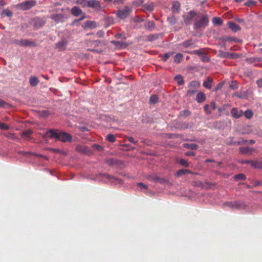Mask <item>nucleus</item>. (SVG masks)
<instances>
[{
  "label": "nucleus",
  "mask_w": 262,
  "mask_h": 262,
  "mask_svg": "<svg viewBox=\"0 0 262 262\" xmlns=\"http://www.w3.org/2000/svg\"><path fill=\"white\" fill-rule=\"evenodd\" d=\"M46 137L50 138H54L56 140H60L63 142H70L72 140V136L69 134L53 129L47 131L43 136V138Z\"/></svg>",
  "instance_id": "obj_1"
},
{
  "label": "nucleus",
  "mask_w": 262,
  "mask_h": 262,
  "mask_svg": "<svg viewBox=\"0 0 262 262\" xmlns=\"http://www.w3.org/2000/svg\"><path fill=\"white\" fill-rule=\"evenodd\" d=\"M209 23V18L207 15H201L200 13V17L196 18L193 24L194 29H199L205 28Z\"/></svg>",
  "instance_id": "obj_2"
},
{
  "label": "nucleus",
  "mask_w": 262,
  "mask_h": 262,
  "mask_svg": "<svg viewBox=\"0 0 262 262\" xmlns=\"http://www.w3.org/2000/svg\"><path fill=\"white\" fill-rule=\"evenodd\" d=\"M200 17V12L194 10L190 11L187 14L183 15V19L185 24L190 25L193 20Z\"/></svg>",
  "instance_id": "obj_3"
},
{
  "label": "nucleus",
  "mask_w": 262,
  "mask_h": 262,
  "mask_svg": "<svg viewBox=\"0 0 262 262\" xmlns=\"http://www.w3.org/2000/svg\"><path fill=\"white\" fill-rule=\"evenodd\" d=\"M132 12V9L129 6H124L122 9L117 10L116 13L117 16L120 19H125L129 16Z\"/></svg>",
  "instance_id": "obj_4"
},
{
  "label": "nucleus",
  "mask_w": 262,
  "mask_h": 262,
  "mask_svg": "<svg viewBox=\"0 0 262 262\" xmlns=\"http://www.w3.org/2000/svg\"><path fill=\"white\" fill-rule=\"evenodd\" d=\"M224 206L235 209H243L245 207L243 202L239 201L225 202Z\"/></svg>",
  "instance_id": "obj_5"
},
{
  "label": "nucleus",
  "mask_w": 262,
  "mask_h": 262,
  "mask_svg": "<svg viewBox=\"0 0 262 262\" xmlns=\"http://www.w3.org/2000/svg\"><path fill=\"white\" fill-rule=\"evenodd\" d=\"M36 4V1H25L20 4H17L15 7L22 10H27L34 7Z\"/></svg>",
  "instance_id": "obj_6"
},
{
  "label": "nucleus",
  "mask_w": 262,
  "mask_h": 262,
  "mask_svg": "<svg viewBox=\"0 0 262 262\" xmlns=\"http://www.w3.org/2000/svg\"><path fill=\"white\" fill-rule=\"evenodd\" d=\"M50 18L56 23H62L67 18L66 16L62 13L52 14Z\"/></svg>",
  "instance_id": "obj_7"
},
{
  "label": "nucleus",
  "mask_w": 262,
  "mask_h": 262,
  "mask_svg": "<svg viewBox=\"0 0 262 262\" xmlns=\"http://www.w3.org/2000/svg\"><path fill=\"white\" fill-rule=\"evenodd\" d=\"M68 45V41L65 38H62L55 44V48L58 51H64Z\"/></svg>",
  "instance_id": "obj_8"
},
{
  "label": "nucleus",
  "mask_w": 262,
  "mask_h": 262,
  "mask_svg": "<svg viewBox=\"0 0 262 262\" xmlns=\"http://www.w3.org/2000/svg\"><path fill=\"white\" fill-rule=\"evenodd\" d=\"M179 47L188 48L189 47H195V42L193 39H187L179 44Z\"/></svg>",
  "instance_id": "obj_9"
},
{
  "label": "nucleus",
  "mask_w": 262,
  "mask_h": 262,
  "mask_svg": "<svg viewBox=\"0 0 262 262\" xmlns=\"http://www.w3.org/2000/svg\"><path fill=\"white\" fill-rule=\"evenodd\" d=\"M88 6L97 10L101 9L99 2L96 0H88Z\"/></svg>",
  "instance_id": "obj_10"
},
{
  "label": "nucleus",
  "mask_w": 262,
  "mask_h": 262,
  "mask_svg": "<svg viewBox=\"0 0 262 262\" xmlns=\"http://www.w3.org/2000/svg\"><path fill=\"white\" fill-rule=\"evenodd\" d=\"M231 114L232 116L236 119L241 118L243 115V111L241 110L238 111L236 107H233L231 109Z\"/></svg>",
  "instance_id": "obj_11"
},
{
  "label": "nucleus",
  "mask_w": 262,
  "mask_h": 262,
  "mask_svg": "<svg viewBox=\"0 0 262 262\" xmlns=\"http://www.w3.org/2000/svg\"><path fill=\"white\" fill-rule=\"evenodd\" d=\"M21 47H36L35 42L27 39H21Z\"/></svg>",
  "instance_id": "obj_12"
},
{
  "label": "nucleus",
  "mask_w": 262,
  "mask_h": 262,
  "mask_svg": "<svg viewBox=\"0 0 262 262\" xmlns=\"http://www.w3.org/2000/svg\"><path fill=\"white\" fill-rule=\"evenodd\" d=\"M71 13L75 16H78L82 13V10L77 6L73 7L71 10Z\"/></svg>",
  "instance_id": "obj_13"
},
{
  "label": "nucleus",
  "mask_w": 262,
  "mask_h": 262,
  "mask_svg": "<svg viewBox=\"0 0 262 262\" xmlns=\"http://www.w3.org/2000/svg\"><path fill=\"white\" fill-rule=\"evenodd\" d=\"M228 26L229 28L234 32L241 30V27L232 21L228 22Z\"/></svg>",
  "instance_id": "obj_14"
},
{
  "label": "nucleus",
  "mask_w": 262,
  "mask_h": 262,
  "mask_svg": "<svg viewBox=\"0 0 262 262\" xmlns=\"http://www.w3.org/2000/svg\"><path fill=\"white\" fill-rule=\"evenodd\" d=\"M206 99L205 94L203 92H199L196 94L195 100L198 103L204 102Z\"/></svg>",
  "instance_id": "obj_15"
},
{
  "label": "nucleus",
  "mask_w": 262,
  "mask_h": 262,
  "mask_svg": "<svg viewBox=\"0 0 262 262\" xmlns=\"http://www.w3.org/2000/svg\"><path fill=\"white\" fill-rule=\"evenodd\" d=\"M32 133L33 132L32 130L28 129L27 130L21 132L20 135L22 138L25 139L26 140H30V136Z\"/></svg>",
  "instance_id": "obj_16"
},
{
  "label": "nucleus",
  "mask_w": 262,
  "mask_h": 262,
  "mask_svg": "<svg viewBox=\"0 0 262 262\" xmlns=\"http://www.w3.org/2000/svg\"><path fill=\"white\" fill-rule=\"evenodd\" d=\"M212 82L213 79L208 77H207V80L203 82V85L205 88L210 90L212 88Z\"/></svg>",
  "instance_id": "obj_17"
},
{
  "label": "nucleus",
  "mask_w": 262,
  "mask_h": 262,
  "mask_svg": "<svg viewBox=\"0 0 262 262\" xmlns=\"http://www.w3.org/2000/svg\"><path fill=\"white\" fill-rule=\"evenodd\" d=\"M39 81L37 77L31 76L29 79V83L32 86H36L39 83Z\"/></svg>",
  "instance_id": "obj_18"
},
{
  "label": "nucleus",
  "mask_w": 262,
  "mask_h": 262,
  "mask_svg": "<svg viewBox=\"0 0 262 262\" xmlns=\"http://www.w3.org/2000/svg\"><path fill=\"white\" fill-rule=\"evenodd\" d=\"M251 166L254 168H262V161H251L250 162Z\"/></svg>",
  "instance_id": "obj_19"
},
{
  "label": "nucleus",
  "mask_w": 262,
  "mask_h": 262,
  "mask_svg": "<svg viewBox=\"0 0 262 262\" xmlns=\"http://www.w3.org/2000/svg\"><path fill=\"white\" fill-rule=\"evenodd\" d=\"M239 150L243 154H250L253 151V149L249 147H242L239 148Z\"/></svg>",
  "instance_id": "obj_20"
},
{
  "label": "nucleus",
  "mask_w": 262,
  "mask_h": 262,
  "mask_svg": "<svg viewBox=\"0 0 262 262\" xmlns=\"http://www.w3.org/2000/svg\"><path fill=\"white\" fill-rule=\"evenodd\" d=\"M183 146L184 147H185L187 149H191V150H196L198 148V147H199L197 144H193V143H191V144L185 143L183 144Z\"/></svg>",
  "instance_id": "obj_21"
},
{
  "label": "nucleus",
  "mask_w": 262,
  "mask_h": 262,
  "mask_svg": "<svg viewBox=\"0 0 262 262\" xmlns=\"http://www.w3.org/2000/svg\"><path fill=\"white\" fill-rule=\"evenodd\" d=\"M184 58L183 55L181 53L177 54L174 57V62L179 63L182 62Z\"/></svg>",
  "instance_id": "obj_22"
},
{
  "label": "nucleus",
  "mask_w": 262,
  "mask_h": 262,
  "mask_svg": "<svg viewBox=\"0 0 262 262\" xmlns=\"http://www.w3.org/2000/svg\"><path fill=\"white\" fill-rule=\"evenodd\" d=\"M174 80L177 81V83L179 85H183L184 83L183 78L181 75L176 76Z\"/></svg>",
  "instance_id": "obj_23"
},
{
  "label": "nucleus",
  "mask_w": 262,
  "mask_h": 262,
  "mask_svg": "<svg viewBox=\"0 0 262 262\" xmlns=\"http://www.w3.org/2000/svg\"><path fill=\"white\" fill-rule=\"evenodd\" d=\"M234 178L235 180H236V181L240 180L244 181L246 180V176L243 173H239L234 176Z\"/></svg>",
  "instance_id": "obj_24"
},
{
  "label": "nucleus",
  "mask_w": 262,
  "mask_h": 262,
  "mask_svg": "<svg viewBox=\"0 0 262 262\" xmlns=\"http://www.w3.org/2000/svg\"><path fill=\"white\" fill-rule=\"evenodd\" d=\"M2 15L4 16H7L10 17L12 16L13 13L11 10L7 9L3 11Z\"/></svg>",
  "instance_id": "obj_25"
},
{
  "label": "nucleus",
  "mask_w": 262,
  "mask_h": 262,
  "mask_svg": "<svg viewBox=\"0 0 262 262\" xmlns=\"http://www.w3.org/2000/svg\"><path fill=\"white\" fill-rule=\"evenodd\" d=\"M180 4L179 2H176L173 3L172 7V10L173 12H178L180 9Z\"/></svg>",
  "instance_id": "obj_26"
},
{
  "label": "nucleus",
  "mask_w": 262,
  "mask_h": 262,
  "mask_svg": "<svg viewBox=\"0 0 262 262\" xmlns=\"http://www.w3.org/2000/svg\"><path fill=\"white\" fill-rule=\"evenodd\" d=\"M212 23L215 25H221L223 24V20L220 17H214L212 18Z\"/></svg>",
  "instance_id": "obj_27"
},
{
  "label": "nucleus",
  "mask_w": 262,
  "mask_h": 262,
  "mask_svg": "<svg viewBox=\"0 0 262 262\" xmlns=\"http://www.w3.org/2000/svg\"><path fill=\"white\" fill-rule=\"evenodd\" d=\"M160 177L157 176L156 174H153L148 177V179L153 181L155 183H157Z\"/></svg>",
  "instance_id": "obj_28"
},
{
  "label": "nucleus",
  "mask_w": 262,
  "mask_h": 262,
  "mask_svg": "<svg viewBox=\"0 0 262 262\" xmlns=\"http://www.w3.org/2000/svg\"><path fill=\"white\" fill-rule=\"evenodd\" d=\"M35 26L42 27L45 24V21L40 18H37L35 21Z\"/></svg>",
  "instance_id": "obj_29"
},
{
  "label": "nucleus",
  "mask_w": 262,
  "mask_h": 262,
  "mask_svg": "<svg viewBox=\"0 0 262 262\" xmlns=\"http://www.w3.org/2000/svg\"><path fill=\"white\" fill-rule=\"evenodd\" d=\"M245 117L247 119H251L253 116L252 111L250 110H246L244 113Z\"/></svg>",
  "instance_id": "obj_30"
},
{
  "label": "nucleus",
  "mask_w": 262,
  "mask_h": 262,
  "mask_svg": "<svg viewBox=\"0 0 262 262\" xmlns=\"http://www.w3.org/2000/svg\"><path fill=\"white\" fill-rule=\"evenodd\" d=\"M189 86L195 89H198L200 86V83L196 80L192 81L190 82Z\"/></svg>",
  "instance_id": "obj_31"
},
{
  "label": "nucleus",
  "mask_w": 262,
  "mask_h": 262,
  "mask_svg": "<svg viewBox=\"0 0 262 262\" xmlns=\"http://www.w3.org/2000/svg\"><path fill=\"white\" fill-rule=\"evenodd\" d=\"M159 101V98L156 95H152L150 96L149 99V102L150 103L152 104H156Z\"/></svg>",
  "instance_id": "obj_32"
},
{
  "label": "nucleus",
  "mask_w": 262,
  "mask_h": 262,
  "mask_svg": "<svg viewBox=\"0 0 262 262\" xmlns=\"http://www.w3.org/2000/svg\"><path fill=\"white\" fill-rule=\"evenodd\" d=\"M106 139L107 141L111 143H114L116 141V137L113 134H109L106 136Z\"/></svg>",
  "instance_id": "obj_33"
},
{
  "label": "nucleus",
  "mask_w": 262,
  "mask_h": 262,
  "mask_svg": "<svg viewBox=\"0 0 262 262\" xmlns=\"http://www.w3.org/2000/svg\"><path fill=\"white\" fill-rule=\"evenodd\" d=\"M179 163L181 164L182 166H183L186 167H188L189 166V163L188 162V161L183 159H180L179 162Z\"/></svg>",
  "instance_id": "obj_34"
},
{
  "label": "nucleus",
  "mask_w": 262,
  "mask_h": 262,
  "mask_svg": "<svg viewBox=\"0 0 262 262\" xmlns=\"http://www.w3.org/2000/svg\"><path fill=\"white\" fill-rule=\"evenodd\" d=\"M229 52H223L222 51H220L219 52V56L221 57L229 58Z\"/></svg>",
  "instance_id": "obj_35"
},
{
  "label": "nucleus",
  "mask_w": 262,
  "mask_h": 262,
  "mask_svg": "<svg viewBox=\"0 0 262 262\" xmlns=\"http://www.w3.org/2000/svg\"><path fill=\"white\" fill-rule=\"evenodd\" d=\"M241 57V56L236 53H230L229 52V58L230 59H237Z\"/></svg>",
  "instance_id": "obj_36"
},
{
  "label": "nucleus",
  "mask_w": 262,
  "mask_h": 262,
  "mask_svg": "<svg viewBox=\"0 0 262 262\" xmlns=\"http://www.w3.org/2000/svg\"><path fill=\"white\" fill-rule=\"evenodd\" d=\"M5 136L7 138L11 139H17V138L15 137L14 134L11 133H8L4 134Z\"/></svg>",
  "instance_id": "obj_37"
},
{
  "label": "nucleus",
  "mask_w": 262,
  "mask_h": 262,
  "mask_svg": "<svg viewBox=\"0 0 262 262\" xmlns=\"http://www.w3.org/2000/svg\"><path fill=\"white\" fill-rule=\"evenodd\" d=\"M155 27V23L153 21H149L146 25V27L149 29H152Z\"/></svg>",
  "instance_id": "obj_38"
},
{
  "label": "nucleus",
  "mask_w": 262,
  "mask_h": 262,
  "mask_svg": "<svg viewBox=\"0 0 262 262\" xmlns=\"http://www.w3.org/2000/svg\"><path fill=\"white\" fill-rule=\"evenodd\" d=\"M201 59L203 62H208L210 59L207 54H203L201 56Z\"/></svg>",
  "instance_id": "obj_39"
},
{
  "label": "nucleus",
  "mask_w": 262,
  "mask_h": 262,
  "mask_svg": "<svg viewBox=\"0 0 262 262\" xmlns=\"http://www.w3.org/2000/svg\"><path fill=\"white\" fill-rule=\"evenodd\" d=\"M76 3L82 5L83 7L88 6V1L86 0H77Z\"/></svg>",
  "instance_id": "obj_40"
},
{
  "label": "nucleus",
  "mask_w": 262,
  "mask_h": 262,
  "mask_svg": "<svg viewBox=\"0 0 262 262\" xmlns=\"http://www.w3.org/2000/svg\"><path fill=\"white\" fill-rule=\"evenodd\" d=\"M10 127L7 124L0 122V129L4 130H8L9 129Z\"/></svg>",
  "instance_id": "obj_41"
},
{
  "label": "nucleus",
  "mask_w": 262,
  "mask_h": 262,
  "mask_svg": "<svg viewBox=\"0 0 262 262\" xmlns=\"http://www.w3.org/2000/svg\"><path fill=\"white\" fill-rule=\"evenodd\" d=\"M171 55H172V53H166L164 54L162 57V60L164 61H166L170 57Z\"/></svg>",
  "instance_id": "obj_42"
},
{
  "label": "nucleus",
  "mask_w": 262,
  "mask_h": 262,
  "mask_svg": "<svg viewBox=\"0 0 262 262\" xmlns=\"http://www.w3.org/2000/svg\"><path fill=\"white\" fill-rule=\"evenodd\" d=\"M184 174H185V169H184L179 170L176 174V175L177 177H180L181 176L184 175Z\"/></svg>",
  "instance_id": "obj_43"
},
{
  "label": "nucleus",
  "mask_w": 262,
  "mask_h": 262,
  "mask_svg": "<svg viewBox=\"0 0 262 262\" xmlns=\"http://www.w3.org/2000/svg\"><path fill=\"white\" fill-rule=\"evenodd\" d=\"M102 178L107 179L108 180H111L114 179V177L107 173H103L101 174Z\"/></svg>",
  "instance_id": "obj_44"
},
{
  "label": "nucleus",
  "mask_w": 262,
  "mask_h": 262,
  "mask_svg": "<svg viewBox=\"0 0 262 262\" xmlns=\"http://www.w3.org/2000/svg\"><path fill=\"white\" fill-rule=\"evenodd\" d=\"M256 4V2H254V1H249L247 2H246L245 4V5L246 6H248V7H250V6H254V5H255Z\"/></svg>",
  "instance_id": "obj_45"
},
{
  "label": "nucleus",
  "mask_w": 262,
  "mask_h": 262,
  "mask_svg": "<svg viewBox=\"0 0 262 262\" xmlns=\"http://www.w3.org/2000/svg\"><path fill=\"white\" fill-rule=\"evenodd\" d=\"M168 182V181L167 180L160 177L157 183L161 184H163L165 183H167Z\"/></svg>",
  "instance_id": "obj_46"
},
{
  "label": "nucleus",
  "mask_w": 262,
  "mask_h": 262,
  "mask_svg": "<svg viewBox=\"0 0 262 262\" xmlns=\"http://www.w3.org/2000/svg\"><path fill=\"white\" fill-rule=\"evenodd\" d=\"M224 85V83L223 82H220L219 83L217 84V85L215 86V89H214V91H217L220 90H221L223 86Z\"/></svg>",
  "instance_id": "obj_47"
},
{
  "label": "nucleus",
  "mask_w": 262,
  "mask_h": 262,
  "mask_svg": "<svg viewBox=\"0 0 262 262\" xmlns=\"http://www.w3.org/2000/svg\"><path fill=\"white\" fill-rule=\"evenodd\" d=\"M230 87L232 90H236L238 88V84L236 82H232V83L230 85Z\"/></svg>",
  "instance_id": "obj_48"
},
{
  "label": "nucleus",
  "mask_w": 262,
  "mask_h": 262,
  "mask_svg": "<svg viewBox=\"0 0 262 262\" xmlns=\"http://www.w3.org/2000/svg\"><path fill=\"white\" fill-rule=\"evenodd\" d=\"M145 8L149 11H151L154 10V7L152 4H149L145 7Z\"/></svg>",
  "instance_id": "obj_49"
},
{
  "label": "nucleus",
  "mask_w": 262,
  "mask_h": 262,
  "mask_svg": "<svg viewBox=\"0 0 262 262\" xmlns=\"http://www.w3.org/2000/svg\"><path fill=\"white\" fill-rule=\"evenodd\" d=\"M209 105L208 104H206L204 106V111L207 114H210L211 113V111L209 110Z\"/></svg>",
  "instance_id": "obj_50"
},
{
  "label": "nucleus",
  "mask_w": 262,
  "mask_h": 262,
  "mask_svg": "<svg viewBox=\"0 0 262 262\" xmlns=\"http://www.w3.org/2000/svg\"><path fill=\"white\" fill-rule=\"evenodd\" d=\"M137 186H139L141 188H143V189H147L148 188V186L142 183H137Z\"/></svg>",
  "instance_id": "obj_51"
},
{
  "label": "nucleus",
  "mask_w": 262,
  "mask_h": 262,
  "mask_svg": "<svg viewBox=\"0 0 262 262\" xmlns=\"http://www.w3.org/2000/svg\"><path fill=\"white\" fill-rule=\"evenodd\" d=\"M127 140L129 142L133 143L135 145H136L138 143L137 141H135L132 137H129L127 138Z\"/></svg>",
  "instance_id": "obj_52"
},
{
  "label": "nucleus",
  "mask_w": 262,
  "mask_h": 262,
  "mask_svg": "<svg viewBox=\"0 0 262 262\" xmlns=\"http://www.w3.org/2000/svg\"><path fill=\"white\" fill-rule=\"evenodd\" d=\"M133 20L134 22H136V23H141L142 21H143V19L140 18L138 16H136V17H135L134 18H133Z\"/></svg>",
  "instance_id": "obj_53"
},
{
  "label": "nucleus",
  "mask_w": 262,
  "mask_h": 262,
  "mask_svg": "<svg viewBox=\"0 0 262 262\" xmlns=\"http://www.w3.org/2000/svg\"><path fill=\"white\" fill-rule=\"evenodd\" d=\"M223 40L225 41H232L235 40L234 38H233L232 37H228V36L224 37Z\"/></svg>",
  "instance_id": "obj_54"
},
{
  "label": "nucleus",
  "mask_w": 262,
  "mask_h": 262,
  "mask_svg": "<svg viewBox=\"0 0 262 262\" xmlns=\"http://www.w3.org/2000/svg\"><path fill=\"white\" fill-rule=\"evenodd\" d=\"M192 53L196 54L199 56H201L203 53L202 52L201 50H195L192 51Z\"/></svg>",
  "instance_id": "obj_55"
},
{
  "label": "nucleus",
  "mask_w": 262,
  "mask_h": 262,
  "mask_svg": "<svg viewBox=\"0 0 262 262\" xmlns=\"http://www.w3.org/2000/svg\"><path fill=\"white\" fill-rule=\"evenodd\" d=\"M12 42L15 45H19L20 46L21 45V40L14 39L12 41Z\"/></svg>",
  "instance_id": "obj_56"
},
{
  "label": "nucleus",
  "mask_w": 262,
  "mask_h": 262,
  "mask_svg": "<svg viewBox=\"0 0 262 262\" xmlns=\"http://www.w3.org/2000/svg\"><path fill=\"white\" fill-rule=\"evenodd\" d=\"M196 92V90H189L187 91V93L188 95H189L190 96H192L194 95Z\"/></svg>",
  "instance_id": "obj_57"
},
{
  "label": "nucleus",
  "mask_w": 262,
  "mask_h": 262,
  "mask_svg": "<svg viewBox=\"0 0 262 262\" xmlns=\"http://www.w3.org/2000/svg\"><path fill=\"white\" fill-rule=\"evenodd\" d=\"M124 3V0H114L113 3L115 5H120Z\"/></svg>",
  "instance_id": "obj_58"
},
{
  "label": "nucleus",
  "mask_w": 262,
  "mask_h": 262,
  "mask_svg": "<svg viewBox=\"0 0 262 262\" xmlns=\"http://www.w3.org/2000/svg\"><path fill=\"white\" fill-rule=\"evenodd\" d=\"M112 42L116 46H120L122 44V42L119 41H112Z\"/></svg>",
  "instance_id": "obj_59"
},
{
  "label": "nucleus",
  "mask_w": 262,
  "mask_h": 262,
  "mask_svg": "<svg viewBox=\"0 0 262 262\" xmlns=\"http://www.w3.org/2000/svg\"><path fill=\"white\" fill-rule=\"evenodd\" d=\"M183 115H184L185 116H189V115H190V114H191V112H190L189 111H188V110H184V111H183Z\"/></svg>",
  "instance_id": "obj_60"
},
{
  "label": "nucleus",
  "mask_w": 262,
  "mask_h": 262,
  "mask_svg": "<svg viewBox=\"0 0 262 262\" xmlns=\"http://www.w3.org/2000/svg\"><path fill=\"white\" fill-rule=\"evenodd\" d=\"M185 155L187 156H193L195 155V154L191 151H187L185 153Z\"/></svg>",
  "instance_id": "obj_61"
},
{
  "label": "nucleus",
  "mask_w": 262,
  "mask_h": 262,
  "mask_svg": "<svg viewBox=\"0 0 262 262\" xmlns=\"http://www.w3.org/2000/svg\"><path fill=\"white\" fill-rule=\"evenodd\" d=\"M256 83L259 88H262V78L257 80Z\"/></svg>",
  "instance_id": "obj_62"
},
{
  "label": "nucleus",
  "mask_w": 262,
  "mask_h": 262,
  "mask_svg": "<svg viewBox=\"0 0 262 262\" xmlns=\"http://www.w3.org/2000/svg\"><path fill=\"white\" fill-rule=\"evenodd\" d=\"M104 34V31H101V30L97 32V35H98L99 37H103Z\"/></svg>",
  "instance_id": "obj_63"
},
{
  "label": "nucleus",
  "mask_w": 262,
  "mask_h": 262,
  "mask_svg": "<svg viewBox=\"0 0 262 262\" xmlns=\"http://www.w3.org/2000/svg\"><path fill=\"white\" fill-rule=\"evenodd\" d=\"M210 106H211V108H212V109L213 110H215V108H216V106H215V103H214V102H211V103H210Z\"/></svg>",
  "instance_id": "obj_64"
}]
</instances>
